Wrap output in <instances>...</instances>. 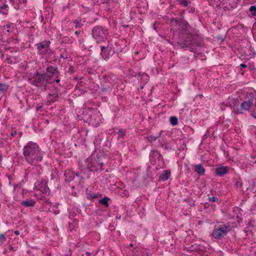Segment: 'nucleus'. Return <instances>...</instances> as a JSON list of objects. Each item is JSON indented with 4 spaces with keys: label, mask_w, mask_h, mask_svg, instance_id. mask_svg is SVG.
Returning a JSON list of instances; mask_svg holds the SVG:
<instances>
[{
    "label": "nucleus",
    "mask_w": 256,
    "mask_h": 256,
    "mask_svg": "<svg viewBox=\"0 0 256 256\" xmlns=\"http://www.w3.org/2000/svg\"><path fill=\"white\" fill-rule=\"evenodd\" d=\"M60 82V80H56V82Z\"/></svg>",
    "instance_id": "nucleus-36"
},
{
    "label": "nucleus",
    "mask_w": 256,
    "mask_h": 256,
    "mask_svg": "<svg viewBox=\"0 0 256 256\" xmlns=\"http://www.w3.org/2000/svg\"><path fill=\"white\" fill-rule=\"evenodd\" d=\"M136 54H138V52H136Z\"/></svg>",
    "instance_id": "nucleus-41"
},
{
    "label": "nucleus",
    "mask_w": 256,
    "mask_h": 256,
    "mask_svg": "<svg viewBox=\"0 0 256 256\" xmlns=\"http://www.w3.org/2000/svg\"><path fill=\"white\" fill-rule=\"evenodd\" d=\"M51 76L48 74H40L38 73L32 76L30 79V82L36 86L42 85L44 81L48 80Z\"/></svg>",
    "instance_id": "nucleus-3"
},
{
    "label": "nucleus",
    "mask_w": 256,
    "mask_h": 256,
    "mask_svg": "<svg viewBox=\"0 0 256 256\" xmlns=\"http://www.w3.org/2000/svg\"><path fill=\"white\" fill-rule=\"evenodd\" d=\"M240 186V184L238 182H236V186Z\"/></svg>",
    "instance_id": "nucleus-35"
},
{
    "label": "nucleus",
    "mask_w": 256,
    "mask_h": 256,
    "mask_svg": "<svg viewBox=\"0 0 256 256\" xmlns=\"http://www.w3.org/2000/svg\"><path fill=\"white\" fill-rule=\"evenodd\" d=\"M250 11L252 12V16H256V6H252L250 8Z\"/></svg>",
    "instance_id": "nucleus-18"
},
{
    "label": "nucleus",
    "mask_w": 256,
    "mask_h": 256,
    "mask_svg": "<svg viewBox=\"0 0 256 256\" xmlns=\"http://www.w3.org/2000/svg\"><path fill=\"white\" fill-rule=\"evenodd\" d=\"M170 171H164L163 173L160 175V180L162 181H165L170 177Z\"/></svg>",
    "instance_id": "nucleus-12"
},
{
    "label": "nucleus",
    "mask_w": 256,
    "mask_h": 256,
    "mask_svg": "<svg viewBox=\"0 0 256 256\" xmlns=\"http://www.w3.org/2000/svg\"><path fill=\"white\" fill-rule=\"evenodd\" d=\"M50 44V41H45L42 42L39 44L38 46V49L40 54H44L47 52L49 50Z\"/></svg>",
    "instance_id": "nucleus-6"
},
{
    "label": "nucleus",
    "mask_w": 256,
    "mask_h": 256,
    "mask_svg": "<svg viewBox=\"0 0 256 256\" xmlns=\"http://www.w3.org/2000/svg\"><path fill=\"white\" fill-rule=\"evenodd\" d=\"M94 163H92V166H94Z\"/></svg>",
    "instance_id": "nucleus-38"
},
{
    "label": "nucleus",
    "mask_w": 256,
    "mask_h": 256,
    "mask_svg": "<svg viewBox=\"0 0 256 256\" xmlns=\"http://www.w3.org/2000/svg\"><path fill=\"white\" fill-rule=\"evenodd\" d=\"M14 234H16V235H18V234H20V232H18V230H16V231L14 232Z\"/></svg>",
    "instance_id": "nucleus-29"
},
{
    "label": "nucleus",
    "mask_w": 256,
    "mask_h": 256,
    "mask_svg": "<svg viewBox=\"0 0 256 256\" xmlns=\"http://www.w3.org/2000/svg\"><path fill=\"white\" fill-rule=\"evenodd\" d=\"M74 23L76 24V28H80L81 26L77 20H74Z\"/></svg>",
    "instance_id": "nucleus-22"
},
{
    "label": "nucleus",
    "mask_w": 256,
    "mask_h": 256,
    "mask_svg": "<svg viewBox=\"0 0 256 256\" xmlns=\"http://www.w3.org/2000/svg\"><path fill=\"white\" fill-rule=\"evenodd\" d=\"M170 24H172V26L178 24L180 26L179 29L182 31L184 33L187 34V30L190 27V26L186 21L182 20H180L178 21V20L172 18L170 20ZM196 38V36H193L192 34H188V36L184 42H182V40H180L178 42V43L182 48L186 47L190 44L192 42V40H195Z\"/></svg>",
    "instance_id": "nucleus-1"
},
{
    "label": "nucleus",
    "mask_w": 256,
    "mask_h": 256,
    "mask_svg": "<svg viewBox=\"0 0 256 256\" xmlns=\"http://www.w3.org/2000/svg\"><path fill=\"white\" fill-rule=\"evenodd\" d=\"M35 204V202L32 200H25L23 201L22 202V204L24 205V206L28 207V206H34Z\"/></svg>",
    "instance_id": "nucleus-13"
},
{
    "label": "nucleus",
    "mask_w": 256,
    "mask_h": 256,
    "mask_svg": "<svg viewBox=\"0 0 256 256\" xmlns=\"http://www.w3.org/2000/svg\"><path fill=\"white\" fill-rule=\"evenodd\" d=\"M109 200L108 198H105L103 199H101L99 200V202L101 203L102 204H104L106 207H108V201Z\"/></svg>",
    "instance_id": "nucleus-16"
},
{
    "label": "nucleus",
    "mask_w": 256,
    "mask_h": 256,
    "mask_svg": "<svg viewBox=\"0 0 256 256\" xmlns=\"http://www.w3.org/2000/svg\"><path fill=\"white\" fill-rule=\"evenodd\" d=\"M91 255V253L90 252H86L85 254H82V256H90Z\"/></svg>",
    "instance_id": "nucleus-25"
},
{
    "label": "nucleus",
    "mask_w": 256,
    "mask_h": 256,
    "mask_svg": "<svg viewBox=\"0 0 256 256\" xmlns=\"http://www.w3.org/2000/svg\"><path fill=\"white\" fill-rule=\"evenodd\" d=\"M216 199H217L214 196L210 197L208 198L210 202H216Z\"/></svg>",
    "instance_id": "nucleus-23"
},
{
    "label": "nucleus",
    "mask_w": 256,
    "mask_h": 256,
    "mask_svg": "<svg viewBox=\"0 0 256 256\" xmlns=\"http://www.w3.org/2000/svg\"><path fill=\"white\" fill-rule=\"evenodd\" d=\"M98 165L100 166V170H102V166H103V164L102 162H99L98 164Z\"/></svg>",
    "instance_id": "nucleus-24"
},
{
    "label": "nucleus",
    "mask_w": 256,
    "mask_h": 256,
    "mask_svg": "<svg viewBox=\"0 0 256 256\" xmlns=\"http://www.w3.org/2000/svg\"><path fill=\"white\" fill-rule=\"evenodd\" d=\"M255 162L256 163V160Z\"/></svg>",
    "instance_id": "nucleus-42"
},
{
    "label": "nucleus",
    "mask_w": 256,
    "mask_h": 256,
    "mask_svg": "<svg viewBox=\"0 0 256 256\" xmlns=\"http://www.w3.org/2000/svg\"><path fill=\"white\" fill-rule=\"evenodd\" d=\"M13 247L11 246L10 248V250H13Z\"/></svg>",
    "instance_id": "nucleus-39"
},
{
    "label": "nucleus",
    "mask_w": 256,
    "mask_h": 256,
    "mask_svg": "<svg viewBox=\"0 0 256 256\" xmlns=\"http://www.w3.org/2000/svg\"><path fill=\"white\" fill-rule=\"evenodd\" d=\"M239 107V102L238 99H234L233 100V106L232 108L234 112L236 114H241V110H240Z\"/></svg>",
    "instance_id": "nucleus-10"
},
{
    "label": "nucleus",
    "mask_w": 256,
    "mask_h": 256,
    "mask_svg": "<svg viewBox=\"0 0 256 256\" xmlns=\"http://www.w3.org/2000/svg\"><path fill=\"white\" fill-rule=\"evenodd\" d=\"M80 32L79 31H76V32H75V34L76 35H78L80 34Z\"/></svg>",
    "instance_id": "nucleus-33"
},
{
    "label": "nucleus",
    "mask_w": 256,
    "mask_h": 256,
    "mask_svg": "<svg viewBox=\"0 0 256 256\" xmlns=\"http://www.w3.org/2000/svg\"><path fill=\"white\" fill-rule=\"evenodd\" d=\"M216 172L218 175L222 176L228 172V168L226 166L218 168L216 169Z\"/></svg>",
    "instance_id": "nucleus-9"
},
{
    "label": "nucleus",
    "mask_w": 256,
    "mask_h": 256,
    "mask_svg": "<svg viewBox=\"0 0 256 256\" xmlns=\"http://www.w3.org/2000/svg\"><path fill=\"white\" fill-rule=\"evenodd\" d=\"M104 32L100 28L96 27L92 30V35L94 38H102Z\"/></svg>",
    "instance_id": "nucleus-8"
},
{
    "label": "nucleus",
    "mask_w": 256,
    "mask_h": 256,
    "mask_svg": "<svg viewBox=\"0 0 256 256\" xmlns=\"http://www.w3.org/2000/svg\"><path fill=\"white\" fill-rule=\"evenodd\" d=\"M240 66H241L242 68H246V65H245L244 64H240Z\"/></svg>",
    "instance_id": "nucleus-27"
},
{
    "label": "nucleus",
    "mask_w": 256,
    "mask_h": 256,
    "mask_svg": "<svg viewBox=\"0 0 256 256\" xmlns=\"http://www.w3.org/2000/svg\"><path fill=\"white\" fill-rule=\"evenodd\" d=\"M36 188L38 189L43 193L47 194L48 193L50 189L46 184V182L44 180L42 181L36 186Z\"/></svg>",
    "instance_id": "nucleus-7"
},
{
    "label": "nucleus",
    "mask_w": 256,
    "mask_h": 256,
    "mask_svg": "<svg viewBox=\"0 0 256 256\" xmlns=\"http://www.w3.org/2000/svg\"><path fill=\"white\" fill-rule=\"evenodd\" d=\"M105 49V47L102 46L101 47V50L103 51Z\"/></svg>",
    "instance_id": "nucleus-32"
},
{
    "label": "nucleus",
    "mask_w": 256,
    "mask_h": 256,
    "mask_svg": "<svg viewBox=\"0 0 256 256\" xmlns=\"http://www.w3.org/2000/svg\"><path fill=\"white\" fill-rule=\"evenodd\" d=\"M6 240V238L4 234H2L0 236V242L2 243Z\"/></svg>",
    "instance_id": "nucleus-20"
},
{
    "label": "nucleus",
    "mask_w": 256,
    "mask_h": 256,
    "mask_svg": "<svg viewBox=\"0 0 256 256\" xmlns=\"http://www.w3.org/2000/svg\"><path fill=\"white\" fill-rule=\"evenodd\" d=\"M228 232V227L223 226L220 228L214 230L212 234V236L217 239H220Z\"/></svg>",
    "instance_id": "nucleus-5"
},
{
    "label": "nucleus",
    "mask_w": 256,
    "mask_h": 256,
    "mask_svg": "<svg viewBox=\"0 0 256 256\" xmlns=\"http://www.w3.org/2000/svg\"><path fill=\"white\" fill-rule=\"evenodd\" d=\"M16 131H15V132H12V133L11 134V136H15V135H16Z\"/></svg>",
    "instance_id": "nucleus-28"
},
{
    "label": "nucleus",
    "mask_w": 256,
    "mask_h": 256,
    "mask_svg": "<svg viewBox=\"0 0 256 256\" xmlns=\"http://www.w3.org/2000/svg\"><path fill=\"white\" fill-rule=\"evenodd\" d=\"M170 122L172 126H176L178 124V118L176 116H171L170 118Z\"/></svg>",
    "instance_id": "nucleus-15"
},
{
    "label": "nucleus",
    "mask_w": 256,
    "mask_h": 256,
    "mask_svg": "<svg viewBox=\"0 0 256 256\" xmlns=\"http://www.w3.org/2000/svg\"><path fill=\"white\" fill-rule=\"evenodd\" d=\"M158 138V137L150 136H148L147 138L149 141H152V140H156Z\"/></svg>",
    "instance_id": "nucleus-21"
},
{
    "label": "nucleus",
    "mask_w": 256,
    "mask_h": 256,
    "mask_svg": "<svg viewBox=\"0 0 256 256\" xmlns=\"http://www.w3.org/2000/svg\"><path fill=\"white\" fill-rule=\"evenodd\" d=\"M242 184L241 183L240 184V186H242Z\"/></svg>",
    "instance_id": "nucleus-40"
},
{
    "label": "nucleus",
    "mask_w": 256,
    "mask_h": 256,
    "mask_svg": "<svg viewBox=\"0 0 256 256\" xmlns=\"http://www.w3.org/2000/svg\"><path fill=\"white\" fill-rule=\"evenodd\" d=\"M142 76H145V77H146V80H148V79L147 78L148 77V75H147V74H142Z\"/></svg>",
    "instance_id": "nucleus-31"
},
{
    "label": "nucleus",
    "mask_w": 256,
    "mask_h": 256,
    "mask_svg": "<svg viewBox=\"0 0 256 256\" xmlns=\"http://www.w3.org/2000/svg\"><path fill=\"white\" fill-rule=\"evenodd\" d=\"M219 1L220 2H224V0H219Z\"/></svg>",
    "instance_id": "nucleus-34"
},
{
    "label": "nucleus",
    "mask_w": 256,
    "mask_h": 256,
    "mask_svg": "<svg viewBox=\"0 0 256 256\" xmlns=\"http://www.w3.org/2000/svg\"><path fill=\"white\" fill-rule=\"evenodd\" d=\"M253 106H256V98L252 96L248 100L244 101L240 104V109L241 110V114L244 110H250Z\"/></svg>",
    "instance_id": "nucleus-4"
},
{
    "label": "nucleus",
    "mask_w": 256,
    "mask_h": 256,
    "mask_svg": "<svg viewBox=\"0 0 256 256\" xmlns=\"http://www.w3.org/2000/svg\"><path fill=\"white\" fill-rule=\"evenodd\" d=\"M24 154L28 162L34 163L40 158L38 145L36 143L28 142L24 147Z\"/></svg>",
    "instance_id": "nucleus-2"
},
{
    "label": "nucleus",
    "mask_w": 256,
    "mask_h": 256,
    "mask_svg": "<svg viewBox=\"0 0 256 256\" xmlns=\"http://www.w3.org/2000/svg\"><path fill=\"white\" fill-rule=\"evenodd\" d=\"M73 68H73V67H72V66H70V70L72 72H73Z\"/></svg>",
    "instance_id": "nucleus-30"
},
{
    "label": "nucleus",
    "mask_w": 256,
    "mask_h": 256,
    "mask_svg": "<svg viewBox=\"0 0 256 256\" xmlns=\"http://www.w3.org/2000/svg\"><path fill=\"white\" fill-rule=\"evenodd\" d=\"M132 246H133V244H130V246L132 247Z\"/></svg>",
    "instance_id": "nucleus-37"
},
{
    "label": "nucleus",
    "mask_w": 256,
    "mask_h": 256,
    "mask_svg": "<svg viewBox=\"0 0 256 256\" xmlns=\"http://www.w3.org/2000/svg\"><path fill=\"white\" fill-rule=\"evenodd\" d=\"M7 89H8L7 85L4 84L0 83V91L4 92V90H6Z\"/></svg>",
    "instance_id": "nucleus-17"
},
{
    "label": "nucleus",
    "mask_w": 256,
    "mask_h": 256,
    "mask_svg": "<svg viewBox=\"0 0 256 256\" xmlns=\"http://www.w3.org/2000/svg\"><path fill=\"white\" fill-rule=\"evenodd\" d=\"M178 2H180V4L184 5L186 6L188 4V2L186 1L185 0H176Z\"/></svg>",
    "instance_id": "nucleus-19"
},
{
    "label": "nucleus",
    "mask_w": 256,
    "mask_h": 256,
    "mask_svg": "<svg viewBox=\"0 0 256 256\" xmlns=\"http://www.w3.org/2000/svg\"><path fill=\"white\" fill-rule=\"evenodd\" d=\"M194 170L200 175H204L205 172L204 168L201 164L196 165Z\"/></svg>",
    "instance_id": "nucleus-11"
},
{
    "label": "nucleus",
    "mask_w": 256,
    "mask_h": 256,
    "mask_svg": "<svg viewBox=\"0 0 256 256\" xmlns=\"http://www.w3.org/2000/svg\"><path fill=\"white\" fill-rule=\"evenodd\" d=\"M47 72L50 73V74H48V75H50L52 76V74H54L56 72V69L52 66H50L47 68L46 70Z\"/></svg>",
    "instance_id": "nucleus-14"
},
{
    "label": "nucleus",
    "mask_w": 256,
    "mask_h": 256,
    "mask_svg": "<svg viewBox=\"0 0 256 256\" xmlns=\"http://www.w3.org/2000/svg\"><path fill=\"white\" fill-rule=\"evenodd\" d=\"M120 135L122 136H124V132L122 131V130H120Z\"/></svg>",
    "instance_id": "nucleus-26"
}]
</instances>
